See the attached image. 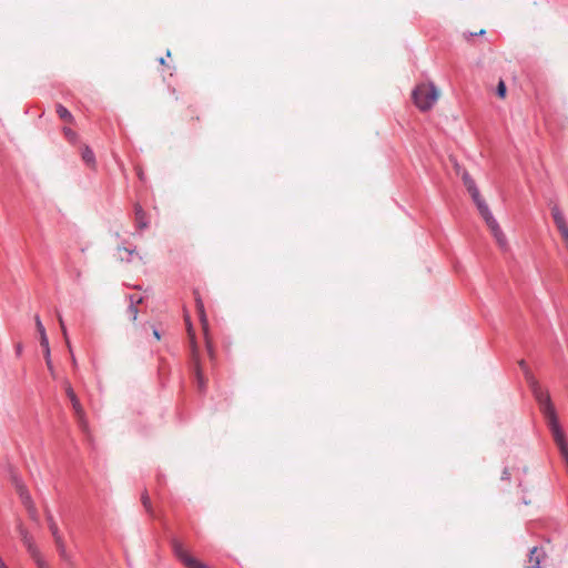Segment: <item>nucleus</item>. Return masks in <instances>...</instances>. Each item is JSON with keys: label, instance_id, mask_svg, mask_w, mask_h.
Returning <instances> with one entry per match:
<instances>
[{"label": "nucleus", "instance_id": "nucleus-1", "mask_svg": "<svg viewBox=\"0 0 568 568\" xmlns=\"http://www.w3.org/2000/svg\"><path fill=\"white\" fill-rule=\"evenodd\" d=\"M520 368L525 374L527 384L538 403L539 409L546 419V424L549 427L552 439L559 449L561 457L568 462V444L566 442L565 433L559 424L556 408L552 404L548 389L544 388L539 382L535 378L532 373L529 371L527 363L521 359L518 362Z\"/></svg>", "mask_w": 568, "mask_h": 568}, {"label": "nucleus", "instance_id": "nucleus-2", "mask_svg": "<svg viewBox=\"0 0 568 568\" xmlns=\"http://www.w3.org/2000/svg\"><path fill=\"white\" fill-rule=\"evenodd\" d=\"M462 179L463 182L467 189V191L470 193L478 211L481 217L485 220L488 229L490 230L493 236L496 240V243L501 250H506L508 247L507 239L505 234L503 233L499 224L493 216L491 212L489 211L488 205L485 203V201L481 199L479 191L475 184V181L470 178V175L464 170L462 172Z\"/></svg>", "mask_w": 568, "mask_h": 568}, {"label": "nucleus", "instance_id": "nucleus-3", "mask_svg": "<svg viewBox=\"0 0 568 568\" xmlns=\"http://www.w3.org/2000/svg\"><path fill=\"white\" fill-rule=\"evenodd\" d=\"M439 90L433 83H423L413 91V100L420 111H428L437 102Z\"/></svg>", "mask_w": 568, "mask_h": 568}, {"label": "nucleus", "instance_id": "nucleus-4", "mask_svg": "<svg viewBox=\"0 0 568 568\" xmlns=\"http://www.w3.org/2000/svg\"><path fill=\"white\" fill-rule=\"evenodd\" d=\"M64 388H65V394H67L68 398L71 402L72 409H73V413H74V417H75V419L78 422V425H79V427L84 433H87L89 430V423H88V418H87V414L84 412V408L81 405V403H80L77 394L74 393L71 384L68 381L64 382Z\"/></svg>", "mask_w": 568, "mask_h": 568}, {"label": "nucleus", "instance_id": "nucleus-5", "mask_svg": "<svg viewBox=\"0 0 568 568\" xmlns=\"http://www.w3.org/2000/svg\"><path fill=\"white\" fill-rule=\"evenodd\" d=\"M187 332H189V336H190L191 344H192V361H193V365H194L197 388L201 392H203L205 389V386H206V379H205V377L203 375V372H202V368H201V365H200L199 349H197V346H196L195 341H194V332L192 331V327H191L190 324H189V327H187Z\"/></svg>", "mask_w": 568, "mask_h": 568}, {"label": "nucleus", "instance_id": "nucleus-6", "mask_svg": "<svg viewBox=\"0 0 568 568\" xmlns=\"http://www.w3.org/2000/svg\"><path fill=\"white\" fill-rule=\"evenodd\" d=\"M551 215L565 243L566 250L568 251V223L558 205L551 207Z\"/></svg>", "mask_w": 568, "mask_h": 568}, {"label": "nucleus", "instance_id": "nucleus-7", "mask_svg": "<svg viewBox=\"0 0 568 568\" xmlns=\"http://www.w3.org/2000/svg\"><path fill=\"white\" fill-rule=\"evenodd\" d=\"M551 215L565 243L566 250L568 251V223L558 205L551 207Z\"/></svg>", "mask_w": 568, "mask_h": 568}, {"label": "nucleus", "instance_id": "nucleus-8", "mask_svg": "<svg viewBox=\"0 0 568 568\" xmlns=\"http://www.w3.org/2000/svg\"><path fill=\"white\" fill-rule=\"evenodd\" d=\"M18 491H19L20 498L22 500V504L27 508V511H28L30 518L33 521H38L39 520L38 510H37L34 503L31 499V496L29 495V493L27 491V489L23 486H18Z\"/></svg>", "mask_w": 568, "mask_h": 568}, {"label": "nucleus", "instance_id": "nucleus-9", "mask_svg": "<svg viewBox=\"0 0 568 568\" xmlns=\"http://www.w3.org/2000/svg\"><path fill=\"white\" fill-rule=\"evenodd\" d=\"M17 530L20 535L21 541L23 542L27 550L31 549L32 547L37 546L33 537L30 535L28 529L23 526L21 521L17 524Z\"/></svg>", "mask_w": 568, "mask_h": 568}, {"label": "nucleus", "instance_id": "nucleus-10", "mask_svg": "<svg viewBox=\"0 0 568 568\" xmlns=\"http://www.w3.org/2000/svg\"><path fill=\"white\" fill-rule=\"evenodd\" d=\"M142 303V297H139L134 300L133 296L130 297V305L126 310V316L129 321L133 324H135L139 315L138 304Z\"/></svg>", "mask_w": 568, "mask_h": 568}, {"label": "nucleus", "instance_id": "nucleus-11", "mask_svg": "<svg viewBox=\"0 0 568 568\" xmlns=\"http://www.w3.org/2000/svg\"><path fill=\"white\" fill-rule=\"evenodd\" d=\"M53 540L60 557L65 561L70 560V556L67 550V545L62 535L53 537Z\"/></svg>", "mask_w": 568, "mask_h": 568}, {"label": "nucleus", "instance_id": "nucleus-12", "mask_svg": "<svg viewBox=\"0 0 568 568\" xmlns=\"http://www.w3.org/2000/svg\"><path fill=\"white\" fill-rule=\"evenodd\" d=\"M81 158L88 166H90L91 169L95 168L97 162H95L94 153L88 145L82 146Z\"/></svg>", "mask_w": 568, "mask_h": 568}, {"label": "nucleus", "instance_id": "nucleus-13", "mask_svg": "<svg viewBox=\"0 0 568 568\" xmlns=\"http://www.w3.org/2000/svg\"><path fill=\"white\" fill-rule=\"evenodd\" d=\"M27 551L29 552L31 558L34 560V562L37 564L38 568H49V566L45 562V560L43 559L42 554H41L40 549L38 548V546H34V547H32L31 549H29Z\"/></svg>", "mask_w": 568, "mask_h": 568}, {"label": "nucleus", "instance_id": "nucleus-14", "mask_svg": "<svg viewBox=\"0 0 568 568\" xmlns=\"http://www.w3.org/2000/svg\"><path fill=\"white\" fill-rule=\"evenodd\" d=\"M34 322H36L37 331H38L39 336H40V345L41 346H47V342H49V339H48V336H47L45 328H44V326H43L39 315L34 316Z\"/></svg>", "mask_w": 568, "mask_h": 568}, {"label": "nucleus", "instance_id": "nucleus-15", "mask_svg": "<svg viewBox=\"0 0 568 568\" xmlns=\"http://www.w3.org/2000/svg\"><path fill=\"white\" fill-rule=\"evenodd\" d=\"M539 565H540L539 549L537 547H534L530 550L528 564L526 565L525 568H539Z\"/></svg>", "mask_w": 568, "mask_h": 568}, {"label": "nucleus", "instance_id": "nucleus-16", "mask_svg": "<svg viewBox=\"0 0 568 568\" xmlns=\"http://www.w3.org/2000/svg\"><path fill=\"white\" fill-rule=\"evenodd\" d=\"M41 347L43 348V355H44L47 367H48L51 376L53 378H55L57 377V373H55L53 363L51 361L49 342H47V346H41Z\"/></svg>", "mask_w": 568, "mask_h": 568}, {"label": "nucleus", "instance_id": "nucleus-17", "mask_svg": "<svg viewBox=\"0 0 568 568\" xmlns=\"http://www.w3.org/2000/svg\"><path fill=\"white\" fill-rule=\"evenodd\" d=\"M57 113L59 118L68 123H73V115L62 104H57Z\"/></svg>", "mask_w": 568, "mask_h": 568}, {"label": "nucleus", "instance_id": "nucleus-18", "mask_svg": "<svg viewBox=\"0 0 568 568\" xmlns=\"http://www.w3.org/2000/svg\"><path fill=\"white\" fill-rule=\"evenodd\" d=\"M57 318H58V322H59L62 335L64 337L67 347L69 348V351H71V343H70L69 337H68L67 327H65L64 321L62 318V315H61V313L59 311H57Z\"/></svg>", "mask_w": 568, "mask_h": 568}, {"label": "nucleus", "instance_id": "nucleus-19", "mask_svg": "<svg viewBox=\"0 0 568 568\" xmlns=\"http://www.w3.org/2000/svg\"><path fill=\"white\" fill-rule=\"evenodd\" d=\"M135 220H136L138 227L144 229L148 226V223L145 221V213L143 212V210L140 206H138L135 209Z\"/></svg>", "mask_w": 568, "mask_h": 568}, {"label": "nucleus", "instance_id": "nucleus-20", "mask_svg": "<svg viewBox=\"0 0 568 568\" xmlns=\"http://www.w3.org/2000/svg\"><path fill=\"white\" fill-rule=\"evenodd\" d=\"M141 501L146 510V513H149L151 516H153V508H152V504H151V499H150V496L146 491H144L141 496Z\"/></svg>", "mask_w": 568, "mask_h": 568}, {"label": "nucleus", "instance_id": "nucleus-21", "mask_svg": "<svg viewBox=\"0 0 568 568\" xmlns=\"http://www.w3.org/2000/svg\"><path fill=\"white\" fill-rule=\"evenodd\" d=\"M47 520H48L49 529L52 534V537L61 535L57 523L54 521L53 517L50 514L47 515Z\"/></svg>", "mask_w": 568, "mask_h": 568}, {"label": "nucleus", "instance_id": "nucleus-22", "mask_svg": "<svg viewBox=\"0 0 568 568\" xmlns=\"http://www.w3.org/2000/svg\"><path fill=\"white\" fill-rule=\"evenodd\" d=\"M196 305H197V310H199V313H200V316H201V322L203 324V328H204V331H206V318H205V314H204L203 304H202L201 301H197Z\"/></svg>", "mask_w": 568, "mask_h": 568}, {"label": "nucleus", "instance_id": "nucleus-23", "mask_svg": "<svg viewBox=\"0 0 568 568\" xmlns=\"http://www.w3.org/2000/svg\"><path fill=\"white\" fill-rule=\"evenodd\" d=\"M63 134L71 142L75 141V139H77V133L70 128L64 126Z\"/></svg>", "mask_w": 568, "mask_h": 568}, {"label": "nucleus", "instance_id": "nucleus-24", "mask_svg": "<svg viewBox=\"0 0 568 568\" xmlns=\"http://www.w3.org/2000/svg\"><path fill=\"white\" fill-rule=\"evenodd\" d=\"M497 95L500 99H505L506 98V84H505V82L503 80H500L498 85H497Z\"/></svg>", "mask_w": 568, "mask_h": 568}, {"label": "nucleus", "instance_id": "nucleus-25", "mask_svg": "<svg viewBox=\"0 0 568 568\" xmlns=\"http://www.w3.org/2000/svg\"><path fill=\"white\" fill-rule=\"evenodd\" d=\"M206 347H207L210 356L212 357L213 356V351H212V346H211V343H210L209 339H206Z\"/></svg>", "mask_w": 568, "mask_h": 568}, {"label": "nucleus", "instance_id": "nucleus-26", "mask_svg": "<svg viewBox=\"0 0 568 568\" xmlns=\"http://www.w3.org/2000/svg\"><path fill=\"white\" fill-rule=\"evenodd\" d=\"M153 336L155 337L156 341L161 339V335L158 329H153Z\"/></svg>", "mask_w": 568, "mask_h": 568}, {"label": "nucleus", "instance_id": "nucleus-27", "mask_svg": "<svg viewBox=\"0 0 568 568\" xmlns=\"http://www.w3.org/2000/svg\"><path fill=\"white\" fill-rule=\"evenodd\" d=\"M123 251H124V252H128V253H129V254H131V255H132V254L139 255V253H138L136 251H134V250H133V251H130V250H128V248H125V247H124V248H123Z\"/></svg>", "mask_w": 568, "mask_h": 568}, {"label": "nucleus", "instance_id": "nucleus-28", "mask_svg": "<svg viewBox=\"0 0 568 568\" xmlns=\"http://www.w3.org/2000/svg\"><path fill=\"white\" fill-rule=\"evenodd\" d=\"M69 352L71 353L72 364H73V366H75V365H77V359H75V357H74V355H73V353H72V349H71V351H69Z\"/></svg>", "mask_w": 568, "mask_h": 568}, {"label": "nucleus", "instance_id": "nucleus-29", "mask_svg": "<svg viewBox=\"0 0 568 568\" xmlns=\"http://www.w3.org/2000/svg\"><path fill=\"white\" fill-rule=\"evenodd\" d=\"M484 33H485V30H484V29H481V30H479L478 32H471L470 34H471V36H477V34L481 36V34H484Z\"/></svg>", "mask_w": 568, "mask_h": 568}, {"label": "nucleus", "instance_id": "nucleus-30", "mask_svg": "<svg viewBox=\"0 0 568 568\" xmlns=\"http://www.w3.org/2000/svg\"><path fill=\"white\" fill-rule=\"evenodd\" d=\"M455 170L457 174H460L462 169L457 163H455Z\"/></svg>", "mask_w": 568, "mask_h": 568}, {"label": "nucleus", "instance_id": "nucleus-31", "mask_svg": "<svg viewBox=\"0 0 568 568\" xmlns=\"http://www.w3.org/2000/svg\"><path fill=\"white\" fill-rule=\"evenodd\" d=\"M455 170L457 174H460L462 169L457 163H455Z\"/></svg>", "mask_w": 568, "mask_h": 568}, {"label": "nucleus", "instance_id": "nucleus-32", "mask_svg": "<svg viewBox=\"0 0 568 568\" xmlns=\"http://www.w3.org/2000/svg\"><path fill=\"white\" fill-rule=\"evenodd\" d=\"M0 568H8L1 557H0Z\"/></svg>", "mask_w": 568, "mask_h": 568}, {"label": "nucleus", "instance_id": "nucleus-33", "mask_svg": "<svg viewBox=\"0 0 568 568\" xmlns=\"http://www.w3.org/2000/svg\"><path fill=\"white\" fill-rule=\"evenodd\" d=\"M159 62H160L161 64H165V60H164L163 58L159 59Z\"/></svg>", "mask_w": 568, "mask_h": 568}]
</instances>
